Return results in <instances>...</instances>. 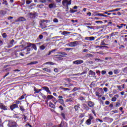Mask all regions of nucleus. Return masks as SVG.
<instances>
[{
    "label": "nucleus",
    "mask_w": 127,
    "mask_h": 127,
    "mask_svg": "<svg viewBox=\"0 0 127 127\" xmlns=\"http://www.w3.org/2000/svg\"><path fill=\"white\" fill-rule=\"evenodd\" d=\"M87 28H90V29H94V26H86Z\"/></svg>",
    "instance_id": "44"
},
{
    "label": "nucleus",
    "mask_w": 127,
    "mask_h": 127,
    "mask_svg": "<svg viewBox=\"0 0 127 127\" xmlns=\"http://www.w3.org/2000/svg\"><path fill=\"white\" fill-rule=\"evenodd\" d=\"M54 97L53 95H48L46 97L47 100H52Z\"/></svg>",
    "instance_id": "18"
},
{
    "label": "nucleus",
    "mask_w": 127,
    "mask_h": 127,
    "mask_svg": "<svg viewBox=\"0 0 127 127\" xmlns=\"http://www.w3.org/2000/svg\"><path fill=\"white\" fill-rule=\"evenodd\" d=\"M47 1H48V2H50L51 3L55 2L54 0H47Z\"/></svg>",
    "instance_id": "46"
},
{
    "label": "nucleus",
    "mask_w": 127,
    "mask_h": 127,
    "mask_svg": "<svg viewBox=\"0 0 127 127\" xmlns=\"http://www.w3.org/2000/svg\"><path fill=\"white\" fill-rule=\"evenodd\" d=\"M39 48H40V50H44V49H45V48H46V47H45V46L44 45H43L40 46Z\"/></svg>",
    "instance_id": "23"
},
{
    "label": "nucleus",
    "mask_w": 127,
    "mask_h": 127,
    "mask_svg": "<svg viewBox=\"0 0 127 127\" xmlns=\"http://www.w3.org/2000/svg\"><path fill=\"white\" fill-rule=\"evenodd\" d=\"M16 108H18V106L16 104H13L10 106V109L12 111H13L14 109H16Z\"/></svg>",
    "instance_id": "9"
},
{
    "label": "nucleus",
    "mask_w": 127,
    "mask_h": 127,
    "mask_svg": "<svg viewBox=\"0 0 127 127\" xmlns=\"http://www.w3.org/2000/svg\"><path fill=\"white\" fill-rule=\"evenodd\" d=\"M0 127H3V124L1 122V118H0Z\"/></svg>",
    "instance_id": "34"
},
{
    "label": "nucleus",
    "mask_w": 127,
    "mask_h": 127,
    "mask_svg": "<svg viewBox=\"0 0 127 127\" xmlns=\"http://www.w3.org/2000/svg\"><path fill=\"white\" fill-rule=\"evenodd\" d=\"M72 63L73 64H76V65H80V64L84 63V61L82 60H76L75 61H73Z\"/></svg>",
    "instance_id": "4"
},
{
    "label": "nucleus",
    "mask_w": 127,
    "mask_h": 127,
    "mask_svg": "<svg viewBox=\"0 0 127 127\" xmlns=\"http://www.w3.org/2000/svg\"><path fill=\"white\" fill-rule=\"evenodd\" d=\"M93 116H89V118L88 119V120H90V121H92V120H93Z\"/></svg>",
    "instance_id": "62"
},
{
    "label": "nucleus",
    "mask_w": 127,
    "mask_h": 127,
    "mask_svg": "<svg viewBox=\"0 0 127 127\" xmlns=\"http://www.w3.org/2000/svg\"><path fill=\"white\" fill-rule=\"evenodd\" d=\"M25 20H26L25 18L23 17H20L17 20H15V22H18L19 21H25Z\"/></svg>",
    "instance_id": "8"
},
{
    "label": "nucleus",
    "mask_w": 127,
    "mask_h": 127,
    "mask_svg": "<svg viewBox=\"0 0 127 127\" xmlns=\"http://www.w3.org/2000/svg\"><path fill=\"white\" fill-rule=\"evenodd\" d=\"M124 73H126L127 74V67H125L123 69Z\"/></svg>",
    "instance_id": "41"
},
{
    "label": "nucleus",
    "mask_w": 127,
    "mask_h": 127,
    "mask_svg": "<svg viewBox=\"0 0 127 127\" xmlns=\"http://www.w3.org/2000/svg\"><path fill=\"white\" fill-rule=\"evenodd\" d=\"M101 45H108V44L105 43L104 41H102L101 43Z\"/></svg>",
    "instance_id": "40"
},
{
    "label": "nucleus",
    "mask_w": 127,
    "mask_h": 127,
    "mask_svg": "<svg viewBox=\"0 0 127 127\" xmlns=\"http://www.w3.org/2000/svg\"><path fill=\"white\" fill-rule=\"evenodd\" d=\"M39 38H40V39H42L43 38V35H40L39 36Z\"/></svg>",
    "instance_id": "60"
},
{
    "label": "nucleus",
    "mask_w": 127,
    "mask_h": 127,
    "mask_svg": "<svg viewBox=\"0 0 127 127\" xmlns=\"http://www.w3.org/2000/svg\"><path fill=\"white\" fill-rule=\"evenodd\" d=\"M37 63V62H32L29 64H28V65H32L33 64H36Z\"/></svg>",
    "instance_id": "37"
},
{
    "label": "nucleus",
    "mask_w": 127,
    "mask_h": 127,
    "mask_svg": "<svg viewBox=\"0 0 127 127\" xmlns=\"http://www.w3.org/2000/svg\"><path fill=\"white\" fill-rule=\"evenodd\" d=\"M2 35L3 38H5L6 37V34L5 33H3Z\"/></svg>",
    "instance_id": "51"
},
{
    "label": "nucleus",
    "mask_w": 127,
    "mask_h": 127,
    "mask_svg": "<svg viewBox=\"0 0 127 127\" xmlns=\"http://www.w3.org/2000/svg\"><path fill=\"white\" fill-rule=\"evenodd\" d=\"M86 125H87L88 126H90V125H91V124H92V121H91V120L88 119V120L86 121Z\"/></svg>",
    "instance_id": "22"
},
{
    "label": "nucleus",
    "mask_w": 127,
    "mask_h": 127,
    "mask_svg": "<svg viewBox=\"0 0 127 127\" xmlns=\"http://www.w3.org/2000/svg\"><path fill=\"white\" fill-rule=\"evenodd\" d=\"M80 89L81 88L80 87H74L72 90V92H76V91H79V90H80Z\"/></svg>",
    "instance_id": "26"
},
{
    "label": "nucleus",
    "mask_w": 127,
    "mask_h": 127,
    "mask_svg": "<svg viewBox=\"0 0 127 127\" xmlns=\"http://www.w3.org/2000/svg\"><path fill=\"white\" fill-rule=\"evenodd\" d=\"M53 21H54V22L57 23V22H59L58 19H57V18H54V19H53Z\"/></svg>",
    "instance_id": "42"
},
{
    "label": "nucleus",
    "mask_w": 127,
    "mask_h": 127,
    "mask_svg": "<svg viewBox=\"0 0 127 127\" xmlns=\"http://www.w3.org/2000/svg\"><path fill=\"white\" fill-rule=\"evenodd\" d=\"M74 109L76 112H77V111H79V109H80V105L77 104L76 105H75L74 106Z\"/></svg>",
    "instance_id": "12"
},
{
    "label": "nucleus",
    "mask_w": 127,
    "mask_h": 127,
    "mask_svg": "<svg viewBox=\"0 0 127 127\" xmlns=\"http://www.w3.org/2000/svg\"><path fill=\"white\" fill-rule=\"evenodd\" d=\"M111 101H112V102H116V101H117V97H113L112 98V100H111Z\"/></svg>",
    "instance_id": "32"
},
{
    "label": "nucleus",
    "mask_w": 127,
    "mask_h": 127,
    "mask_svg": "<svg viewBox=\"0 0 127 127\" xmlns=\"http://www.w3.org/2000/svg\"><path fill=\"white\" fill-rule=\"evenodd\" d=\"M70 34V32H66V31H64L63 33V35H66V34Z\"/></svg>",
    "instance_id": "35"
},
{
    "label": "nucleus",
    "mask_w": 127,
    "mask_h": 127,
    "mask_svg": "<svg viewBox=\"0 0 127 127\" xmlns=\"http://www.w3.org/2000/svg\"><path fill=\"white\" fill-rule=\"evenodd\" d=\"M31 2H32V0H31V1L27 0L26 1V4H30V3H31Z\"/></svg>",
    "instance_id": "33"
},
{
    "label": "nucleus",
    "mask_w": 127,
    "mask_h": 127,
    "mask_svg": "<svg viewBox=\"0 0 127 127\" xmlns=\"http://www.w3.org/2000/svg\"><path fill=\"white\" fill-rule=\"evenodd\" d=\"M39 1L42 3H45V2H46V0H39Z\"/></svg>",
    "instance_id": "39"
},
{
    "label": "nucleus",
    "mask_w": 127,
    "mask_h": 127,
    "mask_svg": "<svg viewBox=\"0 0 127 127\" xmlns=\"http://www.w3.org/2000/svg\"><path fill=\"white\" fill-rule=\"evenodd\" d=\"M14 43V40L12 39L11 40L10 42V46H8V48H10V47H12L13 46V43Z\"/></svg>",
    "instance_id": "16"
},
{
    "label": "nucleus",
    "mask_w": 127,
    "mask_h": 127,
    "mask_svg": "<svg viewBox=\"0 0 127 127\" xmlns=\"http://www.w3.org/2000/svg\"><path fill=\"white\" fill-rule=\"evenodd\" d=\"M43 70L46 72H48V73H50V72H51V70L47 68H43Z\"/></svg>",
    "instance_id": "25"
},
{
    "label": "nucleus",
    "mask_w": 127,
    "mask_h": 127,
    "mask_svg": "<svg viewBox=\"0 0 127 127\" xmlns=\"http://www.w3.org/2000/svg\"><path fill=\"white\" fill-rule=\"evenodd\" d=\"M79 45L78 41L71 42L68 44V46L70 47H76L77 45Z\"/></svg>",
    "instance_id": "2"
},
{
    "label": "nucleus",
    "mask_w": 127,
    "mask_h": 127,
    "mask_svg": "<svg viewBox=\"0 0 127 127\" xmlns=\"http://www.w3.org/2000/svg\"><path fill=\"white\" fill-rule=\"evenodd\" d=\"M84 39L85 40L89 41H93V40H95V37H86Z\"/></svg>",
    "instance_id": "10"
},
{
    "label": "nucleus",
    "mask_w": 127,
    "mask_h": 127,
    "mask_svg": "<svg viewBox=\"0 0 127 127\" xmlns=\"http://www.w3.org/2000/svg\"><path fill=\"white\" fill-rule=\"evenodd\" d=\"M24 98V95H22L20 98H19V100H23Z\"/></svg>",
    "instance_id": "55"
},
{
    "label": "nucleus",
    "mask_w": 127,
    "mask_h": 127,
    "mask_svg": "<svg viewBox=\"0 0 127 127\" xmlns=\"http://www.w3.org/2000/svg\"><path fill=\"white\" fill-rule=\"evenodd\" d=\"M54 101L55 102V105H56V104H57V103H58V100H56V98L54 99Z\"/></svg>",
    "instance_id": "54"
},
{
    "label": "nucleus",
    "mask_w": 127,
    "mask_h": 127,
    "mask_svg": "<svg viewBox=\"0 0 127 127\" xmlns=\"http://www.w3.org/2000/svg\"><path fill=\"white\" fill-rule=\"evenodd\" d=\"M92 113H93V114L94 115L95 117H96L97 116V115H96V112H95V110H92L91 111Z\"/></svg>",
    "instance_id": "50"
},
{
    "label": "nucleus",
    "mask_w": 127,
    "mask_h": 127,
    "mask_svg": "<svg viewBox=\"0 0 127 127\" xmlns=\"http://www.w3.org/2000/svg\"><path fill=\"white\" fill-rule=\"evenodd\" d=\"M25 46L26 47H25V49H26V48H28V47H30L31 46H32V44H31V43H26L25 44Z\"/></svg>",
    "instance_id": "11"
},
{
    "label": "nucleus",
    "mask_w": 127,
    "mask_h": 127,
    "mask_svg": "<svg viewBox=\"0 0 127 127\" xmlns=\"http://www.w3.org/2000/svg\"><path fill=\"white\" fill-rule=\"evenodd\" d=\"M0 109H1V110H3L4 111H7V107L2 103H1L0 104Z\"/></svg>",
    "instance_id": "6"
},
{
    "label": "nucleus",
    "mask_w": 127,
    "mask_h": 127,
    "mask_svg": "<svg viewBox=\"0 0 127 127\" xmlns=\"http://www.w3.org/2000/svg\"><path fill=\"white\" fill-rule=\"evenodd\" d=\"M96 15L98 16H103V13H97Z\"/></svg>",
    "instance_id": "47"
},
{
    "label": "nucleus",
    "mask_w": 127,
    "mask_h": 127,
    "mask_svg": "<svg viewBox=\"0 0 127 127\" xmlns=\"http://www.w3.org/2000/svg\"><path fill=\"white\" fill-rule=\"evenodd\" d=\"M49 7L51 9H52V8H56V7H57V6H56V3H55V1L53 2V3H51L50 4H49Z\"/></svg>",
    "instance_id": "5"
},
{
    "label": "nucleus",
    "mask_w": 127,
    "mask_h": 127,
    "mask_svg": "<svg viewBox=\"0 0 127 127\" xmlns=\"http://www.w3.org/2000/svg\"><path fill=\"white\" fill-rule=\"evenodd\" d=\"M4 12L3 11H0V15H3L4 14L3 13Z\"/></svg>",
    "instance_id": "58"
},
{
    "label": "nucleus",
    "mask_w": 127,
    "mask_h": 127,
    "mask_svg": "<svg viewBox=\"0 0 127 127\" xmlns=\"http://www.w3.org/2000/svg\"><path fill=\"white\" fill-rule=\"evenodd\" d=\"M83 107H84V109L85 110V111H88L90 109V107H89V106L86 105V104H84L83 105Z\"/></svg>",
    "instance_id": "21"
},
{
    "label": "nucleus",
    "mask_w": 127,
    "mask_h": 127,
    "mask_svg": "<svg viewBox=\"0 0 127 127\" xmlns=\"http://www.w3.org/2000/svg\"><path fill=\"white\" fill-rule=\"evenodd\" d=\"M2 4H5V5H8L7 1L3 0Z\"/></svg>",
    "instance_id": "29"
},
{
    "label": "nucleus",
    "mask_w": 127,
    "mask_h": 127,
    "mask_svg": "<svg viewBox=\"0 0 127 127\" xmlns=\"http://www.w3.org/2000/svg\"><path fill=\"white\" fill-rule=\"evenodd\" d=\"M43 23H44V22H42V21H41L40 22V26H43Z\"/></svg>",
    "instance_id": "61"
},
{
    "label": "nucleus",
    "mask_w": 127,
    "mask_h": 127,
    "mask_svg": "<svg viewBox=\"0 0 127 127\" xmlns=\"http://www.w3.org/2000/svg\"><path fill=\"white\" fill-rule=\"evenodd\" d=\"M48 126L50 127H53L54 125L52 123H50V124H49Z\"/></svg>",
    "instance_id": "64"
},
{
    "label": "nucleus",
    "mask_w": 127,
    "mask_h": 127,
    "mask_svg": "<svg viewBox=\"0 0 127 127\" xmlns=\"http://www.w3.org/2000/svg\"><path fill=\"white\" fill-rule=\"evenodd\" d=\"M58 102H59V103L60 104H61V105H63V106H65V104H64V100H63V99H59L58 100Z\"/></svg>",
    "instance_id": "15"
},
{
    "label": "nucleus",
    "mask_w": 127,
    "mask_h": 127,
    "mask_svg": "<svg viewBox=\"0 0 127 127\" xmlns=\"http://www.w3.org/2000/svg\"><path fill=\"white\" fill-rule=\"evenodd\" d=\"M63 5L64 6H67L68 7V5H70L71 3H72V0H63L62 1Z\"/></svg>",
    "instance_id": "1"
},
{
    "label": "nucleus",
    "mask_w": 127,
    "mask_h": 127,
    "mask_svg": "<svg viewBox=\"0 0 127 127\" xmlns=\"http://www.w3.org/2000/svg\"><path fill=\"white\" fill-rule=\"evenodd\" d=\"M34 90L35 91V93H39V92H40L41 91H42V89H36V88H34Z\"/></svg>",
    "instance_id": "20"
},
{
    "label": "nucleus",
    "mask_w": 127,
    "mask_h": 127,
    "mask_svg": "<svg viewBox=\"0 0 127 127\" xmlns=\"http://www.w3.org/2000/svg\"><path fill=\"white\" fill-rule=\"evenodd\" d=\"M20 111H22L23 112V111H25V110H24V108H23V107L22 106H20Z\"/></svg>",
    "instance_id": "45"
},
{
    "label": "nucleus",
    "mask_w": 127,
    "mask_h": 127,
    "mask_svg": "<svg viewBox=\"0 0 127 127\" xmlns=\"http://www.w3.org/2000/svg\"><path fill=\"white\" fill-rule=\"evenodd\" d=\"M59 108L61 109V111H63V106L62 105L60 106Z\"/></svg>",
    "instance_id": "57"
},
{
    "label": "nucleus",
    "mask_w": 127,
    "mask_h": 127,
    "mask_svg": "<svg viewBox=\"0 0 127 127\" xmlns=\"http://www.w3.org/2000/svg\"><path fill=\"white\" fill-rule=\"evenodd\" d=\"M103 90H104V92H107V91H108V88H107V87H104V88H103Z\"/></svg>",
    "instance_id": "59"
},
{
    "label": "nucleus",
    "mask_w": 127,
    "mask_h": 127,
    "mask_svg": "<svg viewBox=\"0 0 127 127\" xmlns=\"http://www.w3.org/2000/svg\"><path fill=\"white\" fill-rule=\"evenodd\" d=\"M117 88H118V89L120 91H123V89H122V87H121V86L118 85Z\"/></svg>",
    "instance_id": "49"
},
{
    "label": "nucleus",
    "mask_w": 127,
    "mask_h": 127,
    "mask_svg": "<svg viewBox=\"0 0 127 127\" xmlns=\"http://www.w3.org/2000/svg\"><path fill=\"white\" fill-rule=\"evenodd\" d=\"M104 14H108V15H111V14H112V13H109L108 11L104 12Z\"/></svg>",
    "instance_id": "43"
},
{
    "label": "nucleus",
    "mask_w": 127,
    "mask_h": 127,
    "mask_svg": "<svg viewBox=\"0 0 127 127\" xmlns=\"http://www.w3.org/2000/svg\"><path fill=\"white\" fill-rule=\"evenodd\" d=\"M42 89H43V90H45V91H46L47 92H48L50 90L49 88H48V87H46V86L43 87Z\"/></svg>",
    "instance_id": "24"
},
{
    "label": "nucleus",
    "mask_w": 127,
    "mask_h": 127,
    "mask_svg": "<svg viewBox=\"0 0 127 127\" xmlns=\"http://www.w3.org/2000/svg\"><path fill=\"white\" fill-rule=\"evenodd\" d=\"M105 104H106V105H110V101H106L105 102Z\"/></svg>",
    "instance_id": "63"
},
{
    "label": "nucleus",
    "mask_w": 127,
    "mask_h": 127,
    "mask_svg": "<svg viewBox=\"0 0 127 127\" xmlns=\"http://www.w3.org/2000/svg\"><path fill=\"white\" fill-rule=\"evenodd\" d=\"M49 106L50 108H52V109H55V105L53 104L51 102H49Z\"/></svg>",
    "instance_id": "14"
},
{
    "label": "nucleus",
    "mask_w": 127,
    "mask_h": 127,
    "mask_svg": "<svg viewBox=\"0 0 127 127\" xmlns=\"http://www.w3.org/2000/svg\"><path fill=\"white\" fill-rule=\"evenodd\" d=\"M114 74H119L120 73V71L118 69L114 70Z\"/></svg>",
    "instance_id": "31"
},
{
    "label": "nucleus",
    "mask_w": 127,
    "mask_h": 127,
    "mask_svg": "<svg viewBox=\"0 0 127 127\" xmlns=\"http://www.w3.org/2000/svg\"><path fill=\"white\" fill-rule=\"evenodd\" d=\"M42 22H46V23H50V20H42Z\"/></svg>",
    "instance_id": "28"
},
{
    "label": "nucleus",
    "mask_w": 127,
    "mask_h": 127,
    "mask_svg": "<svg viewBox=\"0 0 127 127\" xmlns=\"http://www.w3.org/2000/svg\"><path fill=\"white\" fill-rule=\"evenodd\" d=\"M107 73V71H106V70H102L101 71V74H102V75H105V74H106Z\"/></svg>",
    "instance_id": "48"
},
{
    "label": "nucleus",
    "mask_w": 127,
    "mask_h": 127,
    "mask_svg": "<svg viewBox=\"0 0 127 127\" xmlns=\"http://www.w3.org/2000/svg\"><path fill=\"white\" fill-rule=\"evenodd\" d=\"M96 94V96H97V97H99V98H101V97H102V95H101V94H100V93L96 92L95 93Z\"/></svg>",
    "instance_id": "30"
},
{
    "label": "nucleus",
    "mask_w": 127,
    "mask_h": 127,
    "mask_svg": "<svg viewBox=\"0 0 127 127\" xmlns=\"http://www.w3.org/2000/svg\"><path fill=\"white\" fill-rule=\"evenodd\" d=\"M117 27H118L119 29H121V28H123V25L119 26V25H117Z\"/></svg>",
    "instance_id": "53"
},
{
    "label": "nucleus",
    "mask_w": 127,
    "mask_h": 127,
    "mask_svg": "<svg viewBox=\"0 0 127 127\" xmlns=\"http://www.w3.org/2000/svg\"><path fill=\"white\" fill-rule=\"evenodd\" d=\"M9 75V72H7L4 76H3V79L5 78L7 76H8Z\"/></svg>",
    "instance_id": "56"
},
{
    "label": "nucleus",
    "mask_w": 127,
    "mask_h": 127,
    "mask_svg": "<svg viewBox=\"0 0 127 127\" xmlns=\"http://www.w3.org/2000/svg\"><path fill=\"white\" fill-rule=\"evenodd\" d=\"M116 107H121V103H120V102H117V103H116Z\"/></svg>",
    "instance_id": "38"
},
{
    "label": "nucleus",
    "mask_w": 127,
    "mask_h": 127,
    "mask_svg": "<svg viewBox=\"0 0 127 127\" xmlns=\"http://www.w3.org/2000/svg\"><path fill=\"white\" fill-rule=\"evenodd\" d=\"M41 96L42 97V98H43V99H46V96H45L44 94H43V93H40Z\"/></svg>",
    "instance_id": "36"
},
{
    "label": "nucleus",
    "mask_w": 127,
    "mask_h": 127,
    "mask_svg": "<svg viewBox=\"0 0 127 127\" xmlns=\"http://www.w3.org/2000/svg\"><path fill=\"white\" fill-rule=\"evenodd\" d=\"M113 93H114V94H117L118 91H117V90L114 89V90H113Z\"/></svg>",
    "instance_id": "52"
},
{
    "label": "nucleus",
    "mask_w": 127,
    "mask_h": 127,
    "mask_svg": "<svg viewBox=\"0 0 127 127\" xmlns=\"http://www.w3.org/2000/svg\"><path fill=\"white\" fill-rule=\"evenodd\" d=\"M58 54H61V56H62V57H64V56H66L67 55V53L63 52H59L58 53Z\"/></svg>",
    "instance_id": "13"
},
{
    "label": "nucleus",
    "mask_w": 127,
    "mask_h": 127,
    "mask_svg": "<svg viewBox=\"0 0 127 127\" xmlns=\"http://www.w3.org/2000/svg\"><path fill=\"white\" fill-rule=\"evenodd\" d=\"M89 75H91V76H95V75H96V73L90 70L89 71Z\"/></svg>",
    "instance_id": "17"
},
{
    "label": "nucleus",
    "mask_w": 127,
    "mask_h": 127,
    "mask_svg": "<svg viewBox=\"0 0 127 127\" xmlns=\"http://www.w3.org/2000/svg\"><path fill=\"white\" fill-rule=\"evenodd\" d=\"M87 105L90 107V108H92V109H94V107H95V104H94V102L90 101L88 102Z\"/></svg>",
    "instance_id": "7"
},
{
    "label": "nucleus",
    "mask_w": 127,
    "mask_h": 127,
    "mask_svg": "<svg viewBox=\"0 0 127 127\" xmlns=\"http://www.w3.org/2000/svg\"><path fill=\"white\" fill-rule=\"evenodd\" d=\"M7 127H16V124L15 122H12L11 121H10L8 122V123L7 124Z\"/></svg>",
    "instance_id": "3"
},
{
    "label": "nucleus",
    "mask_w": 127,
    "mask_h": 127,
    "mask_svg": "<svg viewBox=\"0 0 127 127\" xmlns=\"http://www.w3.org/2000/svg\"><path fill=\"white\" fill-rule=\"evenodd\" d=\"M69 12L70 13H74V12H77V10H73L72 9H70L69 10Z\"/></svg>",
    "instance_id": "27"
},
{
    "label": "nucleus",
    "mask_w": 127,
    "mask_h": 127,
    "mask_svg": "<svg viewBox=\"0 0 127 127\" xmlns=\"http://www.w3.org/2000/svg\"><path fill=\"white\" fill-rule=\"evenodd\" d=\"M32 48H33L35 51L37 50V47H36V45H35V44H32Z\"/></svg>",
    "instance_id": "19"
}]
</instances>
